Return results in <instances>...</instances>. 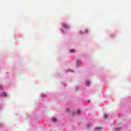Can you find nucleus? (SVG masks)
<instances>
[{"label": "nucleus", "instance_id": "obj_1", "mask_svg": "<svg viewBox=\"0 0 131 131\" xmlns=\"http://www.w3.org/2000/svg\"><path fill=\"white\" fill-rule=\"evenodd\" d=\"M79 114H80V111L78 110L76 113L73 114V116H75V115H79Z\"/></svg>", "mask_w": 131, "mask_h": 131}, {"label": "nucleus", "instance_id": "obj_2", "mask_svg": "<svg viewBox=\"0 0 131 131\" xmlns=\"http://www.w3.org/2000/svg\"><path fill=\"white\" fill-rule=\"evenodd\" d=\"M51 121L52 122H57V119L55 118H52Z\"/></svg>", "mask_w": 131, "mask_h": 131}, {"label": "nucleus", "instance_id": "obj_3", "mask_svg": "<svg viewBox=\"0 0 131 131\" xmlns=\"http://www.w3.org/2000/svg\"><path fill=\"white\" fill-rule=\"evenodd\" d=\"M90 82L89 81H86L85 82L86 86H90Z\"/></svg>", "mask_w": 131, "mask_h": 131}, {"label": "nucleus", "instance_id": "obj_4", "mask_svg": "<svg viewBox=\"0 0 131 131\" xmlns=\"http://www.w3.org/2000/svg\"><path fill=\"white\" fill-rule=\"evenodd\" d=\"M2 96L3 97H7V93H5V92H3L2 93Z\"/></svg>", "mask_w": 131, "mask_h": 131}, {"label": "nucleus", "instance_id": "obj_5", "mask_svg": "<svg viewBox=\"0 0 131 131\" xmlns=\"http://www.w3.org/2000/svg\"><path fill=\"white\" fill-rule=\"evenodd\" d=\"M107 117H108V115L105 114L103 115V118H104V119H106Z\"/></svg>", "mask_w": 131, "mask_h": 131}, {"label": "nucleus", "instance_id": "obj_6", "mask_svg": "<svg viewBox=\"0 0 131 131\" xmlns=\"http://www.w3.org/2000/svg\"><path fill=\"white\" fill-rule=\"evenodd\" d=\"M70 53H75V50L74 49H72L70 50Z\"/></svg>", "mask_w": 131, "mask_h": 131}, {"label": "nucleus", "instance_id": "obj_7", "mask_svg": "<svg viewBox=\"0 0 131 131\" xmlns=\"http://www.w3.org/2000/svg\"><path fill=\"white\" fill-rule=\"evenodd\" d=\"M62 26H63V27H67V25H66L65 24H63Z\"/></svg>", "mask_w": 131, "mask_h": 131}, {"label": "nucleus", "instance_id": "obj_8", "mask_svg": "<svg viewBox=\"0 0 131 131\" xmlns=\"http://www.w3.org/2000/svg\"><path fill=\"white\" fill-rule=\"evenodd\" d=\"M91 126V123H88L86 124L87 127H89V126Z\"/></svg>", "mask_w": 131, "mask_h": 131}, {"label": "nucleus", "instance_id": "obj_9", "mask_svg": "<svg viewBox=\"0 0 131 131\" xmlns=\"http://www.w3.org/2000/svg\"><path fill=\"white\" fill-rule=\"evenodd\" d=\"M3 90V86H0V90Z\"/></svg>", "mask_w": 131, "mask_h": 131}, {"label": "nucleus", "instance_id": "obj_10", "mask_svg": "<svg viewBox=\"0 0 131 131\" xmlns=\"http://www.w3.org/2000/svg\"><path fill=\"white\" fill-rule=\"evenodd\" d=\"M95 130H96V129H100V128H95Z\"/></svg>", "mask_w": 131, "mask_h": 131}, {"label": "nucleus", "instance_id": "obj_11", "mask_svg": "<svg viewBox=\"0 0 131 131\" xmlns=\"http://www.w3.org/2000/svg\"><path fill=\"white\" fill-rule=\"evenodd\" d=\"M77 62L78 64H79V60H77Z\"/></svg>", "mask_w": 131, "mask_h": 131}, {"label": "nucleus", "instance_id": "obj_12", "mask_svg": "<svg viewBox=\"0 0 131 131\" xmlns=\"http://www.w3.org/2000/svg\"><path fill=\"white\" fill-rule=\"evenodd\" d=\"M89 103H90V102H91V101L89 100Z\"/></svg>", "mask_w": 131, "mask_h": 131}, {"label": "nucleus", "instance_id": "obj_13", "mask_svg": "<svg viewBox=\"0 0 131 131\" xmlns=\"http://www.w3.org/2000/svg\"><path fill=\"white\" fill-rule=\"evenodd\" d=\"M0 98H2V96H0Z\"/></svg>", "mask_w": 131, "mask_h": 131}]
</instances>
